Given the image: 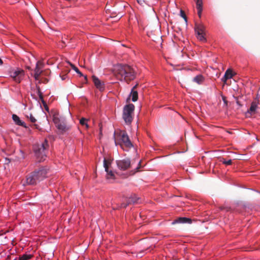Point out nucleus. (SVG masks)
<instances>
[{
  "label": "nucleus",
  "mask_w": 260,
  "mask_h": 260,
  "mask_svg": "<svg viewBox=\"0 0 260 260\" xmlns=\"http://www.w3.org/2000/svg\"><path fill=\"white\" fill-rule=\"evenodd\" d=\"M113 73L118 80L126 82L133 80L136 77L133 68L126 64H117L114 66Z\"/></svg>",
  "instance_id": "nucleus-1"
},
{
  "label": "nucleus",
  "mask_w": 260,
  "mask_h": 260,
  "mask_svg": "<svg viewBox=\"0 0 260 260\" xmlns=\"http://www.w3.org/2000/svg\"><path fill=\"white\" fill-rule=\"evenodd\" d=\"M47 170L43 167L35 170L26 178V183L29 185H35L47 177Z\"/></svg>",
  "instance_id": "nucleus-2"
},
{
  "label": "nucleus",
  "mask_w": 260,
  "mask_h": 260,
  "mask_svg": "<svg viewBox=\"0 0 260 260\" xmlns=\"http://www.w3.org/2000/svg\"><path fill=\"white\" fill-rule=\"evenodd\" d=\"M48 148L49 144L47 140H45L41 143H37L34 145V152L39 161H43L45 159Z\"/></svg>",
  "instance_id": "nucleus-3"
},
{
  "label": "nucleus",
  "mask_w": 260,
  "mask_h": 260,
  "mask_svg": "<svg viewBox=\"0 0 260 260\" xmlns=\"http://www.w3.org/2000/svg\"><path fill=\"white\" fill-rule=\"evenodd\" d=\"M117 137L119 138V142L118 140H115V144L116 145H120L123 149L127 151L133 146L127 133L125 131H120L117 134Z\"/></svg>",
  "instance_id": "nucleus-4"
},
{
  "label": "nucleus",
  "mask_w": 260,
  "mask_h": 260,
  "mask_svg": "<svg viewBox=\"0 0 260 260\" xmlns=\"http://www.w3.org/2000/svg\"><path fill=\"white\" fill-rule=\"evenodd\" d=\"M134 110L135 106L132 104L126 105L124 107L122 117L126 123L128 124L131 123Z\"/></svg>",
  "instance_id": "nucleus-5"
},
{
  "label": "nucleus",
  "mask_w": 260,
  "mask_h": 260,
  "mask_svg": "<svg viewBox=\"0 0 260 260\" xmlns=\"http://www.w3.org/2000/svg\"><path fill=\"white\" fill-rule=\"evenodd\" d=\"M10 76L16 83H19L24 76V71L20 69H11L9 71Z\"/></svg>",
  "instance_id": "nucleus-6"
},
{
  "label": "nucleus",
  "mask_w": 260,
  "mask_h": 260,
  "mask_svg": "<svg viewBox=\"0 0 260 260\" xmlns=\"http://www.w3.org/2000/svg\"><path fill=\"white\" fill-rule=\"evenodd\" d=\"M116 164L118 168L122 171L126 170L133 165V164H131V160L128 158L117 160Z\"/></svg>",
  "instance_id": "nucleus-7"
},
{
  "label": "nucleus",
  "mask_w": 260,
  "mask_h": 260,
  "mask_svg": "<svg viewBox=\"0 0 260 260\" xmlns=\"http://www.w3.org/2000/svg\"><path fill=\"white\" fill-rule=\"evenodd\" d=\"M259 100L258 99H255L251 103L250 108L248 109L246 114V116L249 117L250 116L253 115L256 113L257 109L258 107Z\"/></svg>",
  "instance_id": "nucleus-8"
},
{
  "label": "nucleus",
  "mask_w": 260,
  "mask_h": 260,
  "mask_svg": "<svg viewBox=\"0 0 260 260\" xmlns=\"http://www.w3.org/2000/svg\"><path fill=\"white\" fill-rule=\"evenodd\" d=\"M44 67V63L42 61H38L34 71V78L36 80H39L41 74L42 73V68Z\"/></svg>",
  "instance_id": "nucleus-9"
},
{
  "label": "nucleus",
  "mask_w": 260,
  "mask_h": 260,
  "mask_svg": "<svg viewBox=\"0 0 260 260\" xmlns=\"http://www.w3.org/2000/svg\"><path fill=\"white\" fill-rule=\"evenodd\" d=\"M53 121L56 127L61 132H66L68 129L63 120L61 121L57 117H54Z\"/></svg>",
  "instance_id": "nucleus-10"
},
{
  "label": "nucleus",
  "mask_w": 260,
  "mask_h": 260,
  "mask_svg": "<svg viewBox=\"0 0 260 260\" xmlns=\"http://www.w3.org/2000/svg\"><path fill=\"white\" fill-rule=\"evenodd\" d=\"M110 163L108 162L106 159H104V167L105 168V171L107 173V178L108 179H114L115 178V175L112 171H109V166Z\"/></svg>",
  "instance_id": "nucleus-11"
},
{
  "label": "nucleus",
  "mask_w": 260,
  "mask_h": 260,
  "mask_svg": "<svg viewBox=\"0 0 260 260\" xmlns=\"http://www.w3.org/2000/svg\"><path fill=\"white\" fill-rule=\"evenodd\" d=\"M191 223V219L189 218L185 217H180L174 220L172 222V224H174L176 223Z\"/></svg>",
  "instance_id": "nucleus-12"
},
{
  "label": "nucleus",
  "mask_w": 260,
  "mask_h": 260,
  "mask_svg": "<svg viewBox=\"0 0 260 260\" xmlns=\"http://www.w3.org/2000/svg\"><path fill=\"white\" fill-rule=\"evenodd\" d=\"M92 80L97 88L99 89L100 90H103L104 89V83L101 82V81L100 80L98 77L95 76H93Z\"/></svg>",
  "instance_id": "nucleus-13"
},
{
  "label": "nucleus",
  "mask_w": 260,
  "mask_h": 260,
  "mask_svg": "<svg viewBox=\"0 0 260 260\" xmlns=\"http://www.w3.org/2000/svg\"><path fill=\"white\" fill-rule=\"evenodd\" d=\"M12 119L16 124L23 126L25 128L27 127L24 121H22L17 115L13 114Z\"/></svg>",
  "instance_id": "nucleus-14"
},
{
  "label": "nucleus",
  "mask_w": 260,
  "mask_h": 260,
  "mask_svg": "<svg viewBox=\"0 0 260 260\" xmlns=\"http://www.w3.org/2000/svg\"><path fill=\"white\" fill-rule=\"evenodd\" d=\"M234 76L233 71L230 69H228L225 72L224 76L222 78V82L225 83L228 79H231Z\"/></svg>",
  "instance_id": "nucleus-15"
},
{
  "label": "nucleus",
  "mask_w": 260,
  "mask_h": 260,
  "mask_svg": "<svg viewBox=\"0 0 260 260\" xmlns=\"http://www.w3.org/2000/svg\"><path fill=\"white\" fill-rule=\"evenodd\" d=\"M204 81L205 77L202 74H199L192 79V81L198 84H202Z\"/></svg>",
  "instance_id": "nucleus-16"
},
{
  "label": "nucleus",
  "mask_w": 260,
  "mask_h": 260,
  "mask_svg": "<svg viewBox=\"0 0 260 260\" xmlns=\"http://www.w3.org/2000/svg\"><path fill=\"white\" fill-rule=\"evenodd\" d=\"M196 5H197V9L198 10V14L199 16V17H201L202 15V5L203 2L202 0H197L196 2Z\"/></svg>",
  "instance_id": "nucleus-17"
},
{
  "label": "nucleus",
  "mask_w": 260,
  "mask_h": 260,
  "mask_svg": "<svg viewBox=\"0 0 260 260\" xmlns=\"http://www.w3.org/2000/svg\"><path fill=\"white\" fill-rule=\"evenodd\" d=\"M137 85L133 87V88L131 90L130 96H132V100L133 102H135L138 100V92L135 91L134 89L136 87Z\"/></svg>",
  "instance_id": "nucleus-18"
},
{
  "label": "nucleus",
  "mask_w": 260,
  "mask_h": 260,
  "mask_svg": "<svg viewBox=\"0 0 260 260\" xmlns=\"http://www.w3.org/2000/svg\"><path fill=\"white\" fill-rule=\"evenodd\" d=\"M205 27L202 24H196L195 27V31L196 32H204Z\"/></svg>",
  "instance_id": "nucleus-19"
},
{
  "label": "nucleus",
  "mask_w": 260,
  "mask_h": 260,
  "mask_svg": "<svg viewBox=\"0 0 260 260\" xmlns=\"http://www.w3.org/2000/svg\"><path fill=\"white\" fill-rule=\"evenodd\" d=\"M32 255L30 254H24L19 257L18 260H28L32 258Z\"/></svg>",
  "instance_id": "nucleus-20"
},
{
  "label": "nucleus",
  "mask_w": 260,
  "mask_h": 260,
  "mask_svg": "<svg viewBox=\"0 0 260 260\" xmlns=\"http://www.w3.org/2000/svg\"><path fill=\"white\" fill-rule=\"evenodd\" d=\"M88 120V119L83 117L81 119H80L79 122L81 125H82V126H85L86 128L87 129L89 127V125L87 122Z\"/></svg>",
  "instance_id": "nucleus-21"
},
{
  "label": "nucleus",
  "mask_w": 260,
  "mask_h": 260,
  "mask_svg": "<svg viewBox=\"0 0 260 260\" xmlns=\"http://www.w3.org/2000/svg\"><path fill=\"white\" fill-rule=\"evenodd\" d=\"M70 65L71 66L72 68L80 76H83V74L81 73V72L79 71V70L75 67L74 64L72 63L69 62Z\"/></svg>",
  "instance_id": "nucleus-22"
},
{
  "label": "nucleus",
  "mask_w": 260,
  "mask_h": 260,
  "mask_svg": "<svg viewBox=\"0 0 260 260\" xmlns=\"http://www.w3.org/2000/svg\"><path fill=\"white\" fill-rule=\"evenodd\" d=\"M37 93L38 95H39V99L42 102V103H44L45 102L43 99V94L40 90V88H37Z\"/></svg>",
  "instance_id": "nucleus-23"
},
{
  "label": "nucleus",
  "mask_w": 260,
  "mask_h": 260,
  "mask_svg": "<svg viewBox=\"0 0 260 260\" xmlns=\"http://www.w3.org/2000/svg\"><path fill=\"white\" fill-rule=\"evenodd\" d=\"M198 35V38L201 40V41H204L205 40V37H204V32H196Z\"/></svg>",
  "instance_id": "nucleus-24"
},
{
  "label": "nucleus",
  "mask_w": 260,
  "mask_h": 260,
  "mask_svg": "<svg viewBox=\"0 0 260 260\" xmlns=\"http://www.w3.org/2000/svg\"><path fill=\"white\" fill-rule=\"evenodd\" d=\"M26 117L27 118L29 119V120L31 122L34 123L36 121V118L33 116V115L31 113L29 114V115H27Z\"/></svg>",
  "instance_id": "nucleus-25"
},
{
  "label": "nucleus",
  "mask_w": 260,
  "mask_h": 260,
  "mask_svg": "<svg viewBox=\"0 0 260 260\" xmlns=\"http://www.w3.org/2000/svg\"><path fill=\"white\" fill-rule=\"evenodd\" d=\"M222 163L225 165H231L232 163V161L231 159H229L228 160L224 159L222 161Z\"/></svg>",
  "instance_id": "nucleus-26"
},
{
  "label": "nucleus",
  "mask_w": 260,
  "mask_h": 260,
  "mask_svg": "<svg viewBox=\"0 0 260 260\" xmlns=\"http://www.w3.org/2000/svg\"><path fill=\"white\" fill-rule=\"evenodd\" d=\"M19 153H20L19 158L20 159H24L25 158V155H24V153L23 152V151H22L21 150H20Z\"/></svg>",
  "instance_id": "nucleus-27"
},
{
  "label": "nucleus",
  "mask_w": 260,
  "mask_h": 260,
  "mask_svg": "<svg viewBox=\"0 0 260 260\" xmlns=\"http://www.w3.org/2000/svg\"><path fill=\"white\" fill-rule=\"evenodd\" d=\"M156 1L157 0H146L147 5H152L154 4Z\"/></svg>",
  "instance_id": "nucleus-28"
},
{
  "label": "nucleus",
  "mask_w": 260,
  "mask_h": 260,
  "mask_svg": "<svg viewBox=\"0 0 260 260\" xmlns=\"http://www.w3.org/2000/svg\"><path fill=\"white\" fill-rule=\"evenodd\" d=\"M137 1L138 3L141 5H143L144 4H147L146 0H137Z\"/></svg>",
  "instance_id": "nucleus-29"
},
{
  "label": "nucleus",
  "mask_w": 260,
  "mask_h": 260,
  "mask_svg": "<svg viewBox=\"0 0 260 260\" xmlns=\"http://www.w3.org/2000/svg\"><path fill=\"white\" fill-rule=\"evenodd\" d=\"M181 16L184 18L185 20L186 21H187V19H186V17L185 16V14L184 13V12L182 11H181Z\"/></svg>",
  "instance_id": "nucleus-30"
},
{
  "label": "nucleus",
  "mask_w": 260,
  "mask_h": 260,
  "mask_svg": "<svg viewBox=\"0 0 260 260\" xmlns=\"http://www.w3.org/2000/svg\"><path fill=\"white\" fill-rule=\"evenodd\" d=\"M60 77H61L62 80H66L67 78V77H68L67 75H62V76L60 75Z\"/></svg>",
  "instance_id": "nucleus-31"
},
{
  "label": "nucleus",
  "mask_w": 260,
  "mask_h": 260,
  "mask_svg": "<svg viewBox=\"0 0 260 260\" xmlns=\"http://www.w3.org/2000/svg\"><path fill=\"white\" fill-rule=\"evenodd\" d=\"M35 128L39 129V131H41V128H40V126L37 124H35L34 125Z\"/></svg>",
  "instance_id": "nucleus-32"
},
{
  "label": "nucleus",
  "mask_w": 260,
  "mask_h": 260,
  "mask_svg": "<svg viewBox=\"0 0 260 260\" xmlns=\"http://www.w3.org/2000/svg\"><path fill=\"white\" fill-rule=\"evenodd\" d=\"M139 169V166H137L135 169V171L133 172V174H135L136 172H137V171H138V170Z\"/></svg>",
  "instance_id": "nucleus-33"
},
{
  "label": "nucleus",
  "mask_w": 260,
  "mask_h": 260,
  "mask_svg": "<svg viewBox=\"0 0 260 260\" xmlns=\"http://www.w3.org/2000/svg\"><path fill=\"white\" fill-rule=\"evenodd\" d=\"M3 64V61L0 58V66H2Z\"/></svg>",
  "instance_id": "nucleus-34"
},
{
  "label": "nucleus",
  "mask_w": 260,
  "mask_h": 260,
  "mask_svg": "<svg viewBox=\"0 0 260 260\" xmlns=\"http://www.w3.org/2000/svg\"><path fill=\"white\" fill-rule=\"evenodd\" d=\"M122 16V14H119V15H118V18H121Z\"/></svg>",
  "instance_id": "nucleus-35"
},
{
  "label": "nucleus",
  "mask_w": 260,
  "mask_h": 260,
  "mask_svg": "<svg viewBox=\"0 0 260 260\" xmlns=\"http://www.w3.org/2000/svg\"><path fill=\"white\" fill-rule=\"evenodd\" d=\"M121 206H122V207H126V206H127V205L122 204L121 205Z\"/></svg>",
  "instance_id": "nucleus-36"
},
{
  "label": "nucleus",
  "mask_w": 260,
  "mask_h": 260,
  "mask_svg": "<svg viewBox=\"0 0 260 260\" xmlns=\"http://www.w3.org/2000/svg\"><path fill=\"white\" fill-rule=\"evenodd\" d=\"M140 162H141L140 161H139V165H138L139 166H140Z\"/></svg>",
  "instance_id": "nucleus-37"
},
{
  "label": "nucleus",
  "mask_w": 260,
  "mask_h": 260,
  "mask_svg": "<svg viewBox=\"0 0 260 260\" xmlns=\"http://www.w3.org/2000/svg\"><path fill=\"white\" fill-rule=\"evenodd\" d=\"M195 1H196V2L197 0H195Z\"/></svg>",
  "instance_id": "nucleus-38"
}]
</instances>
